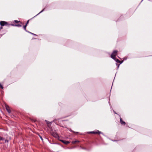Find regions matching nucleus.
Listing matches in <instances>:
<instances>
[{"instance_id": "nucleus-18", "label": "nucleus", "mask_w": 152, "mask_h": 152, "mask_svg": "<svg viewBox=\"0 0 152 152\" xmlns=\"http://www.w3.org/2000/svg\"><path fill=\"white\" fill-rule=\"evenodd\" d=\"M122 63V61H120V62H118V63H120V64H121Z\"/></svg>"}, {"instance_id": "nucleus-6", "label": "nucleus", "mask_w": 152, "mask_h": 152, "mask_svg": "<svg viewBox=\"0 0 152 152\" xmlns=\"http://www.w3.org/2000/svg\"><path fill=\"white\" fill-rule=\"evenodd\" d=\"M120 123L122 125H125L126 124L125 122L123 121L122 119L121 118H120Z\"/></svg>"}, {"instance_id": "nucleus-9", "label": "nucleus", "mask_w": 152, "mask_h": 152, "mask_svg": "<svg viewBox=\"0 0 152 152\" xmlns=\"http://www.w3.org/2000/svg\"><path fill=\"white\" fill-rule=\"evenodd\" d=\"M26 26H27L26 25L23 26V28L25 30H26Z\"/></svg>"}, {"instance_id": "nucleus-2", "label": "nucleus", "mask_w": 152, "mask_h": 152, "mask_svg": "<svg viewBox=\"0 0 152 152\" xmlns=\"http://www.w3.org/2000/svg\"><path fill=\"white\" fill-rule=\"evenodd\" d=\"M118 51L114 50L111 55V57L114 59L115 60V57L117 54Z\"/></svg>"}, {"instance_id": "nucleus-12", "label": "nucleus", "mask_w": 152, "mask_h": 152, "mask_svg": "<svg viewBox=\"0 0 152 152\" xmlns=\"http://www.w3.org/2000/svg\"><path fill=\"white\" fill-rule=\"evenodd\" d=\"M4 140V139L2 137L0 136V140Z\"/></svg>"}, {"instance_id": "nucleus-10", "label": "nucleus", "mask_w": 152, "mask_h": 152, "mask_svg": "<svg viewBox=\"0 0 152 152\" xmlns=\"http://www.w3.org/2000/svg\"><path fill=\"white\" fill-rule=\"evenodd\" d=\"M115 61H116V62H117L118 63V62H120V61L118 59H117L115 60Z\"/></svg>"}, {"instance_id": "nucleus-5", "label": "nucleus", "mask_w": 152, "mask_h": 152, "mask_svg": "<svg viewBox=\"0 0 152 152\" xmlns=\"http://www.w3.org/2000/svg\"><path fill=\"white\" fill-rule=\"evenodd\" d=\"M0 24L2 26H6L7 25V22L4 21H1L0 22Z\"/></svg>"}, {"instance_id": "nucleus-22", "label": "nucleus", "mask_w": 152, "mask_h": 152, "mask_svg": "<svg viewBox=\"0 0 152 152\" xmlns=\"http://www.w3.org/2000/svg\"><path fill=\"white\" fill-rule=\"evenodd\" d=\"M1 28V29H2V27H1V28Z\"/></svg>"}, {"instance_id": "nucleus-23", "label": "nucleus", "mask_w": 152, "mask_h": 152, "mask_svg": "<svg viewBox=\"0 0 152 152\" xmlns=\"http://www.w3.org/2000/svg\"><path fill=\"white\" fill-rule=\"evenodd\" d=\"M76 133H77L78 132H76Z\"/></svg>"}, {"instance_id": "nucleus-11", "label": "nucleus", "mask_w": 152, "mask_h": 152, "mask_svg": "<svg viewBox=\"0 0 152 152\" xmlns=\"http://www.w3.org/2000/svg\"><path fill=\"white\" fill-rule=\"evenodd\" d=\"M15 26H18V27L21 26V25H20L19 24H18L16 25H15Z\"/></svg>"}, {"instance_id": "nucleus-20", "label": "nucleus", "mask_w": 152, "mask_h": 152, "mask_svg": "<svg viewBox=\"0 0 152 152\" xmlns=\"http://www.w3.org/2000/svg\"><path fill=\"white\" fill-rule=\"evenodd\" d=\"M36 121V120H34V122H35V121Z\"/></svg>"}, {"instance_id": "nucleus-4", "label": "nucleus", "mask_w": 152, "mask_h": 152, "mask_svg": "<svg viewBox=\"0 0 152 152\" xmlns=\"http://www.w3.org/2000/svg\"><path fill=\"white\" fill-rule=\"evenodd\" d=\"M88 133L93 134H99L101 133V132L99 131V130H96V131L88 132Z\"/></svg>"}, {"instance_id": "nucleus-7", "label": "nucleus", "mask_w": 152, "mask_h": 152, "mask_svg": "<svg viewBox=\"0 0 152 152\" xmlns=\"http://www.w3.org/2000/svg\"><path fill=\"white\" fill-rule=\"evenodd\" d=\"M61 142L66 145H67L69 143V142L68 141H66L64 140H61Z\"/></svg>"}, {"instance_id": "nucleus-16", "label": "nucleus", "mask_w": 152, "mask_h": 152, "mask_svg": "<svg viewBox=\"0 0 152 152\" xmlns=\"http://www.w3.org/2000/svg\"><path fill=\"white\" fill-rule=\"evenodd\" d=\"M29 20H28V21H27V23H26V25H27V24L28 23V22H29Z\"/></svg>"}, {"instance_id": "nucleus-8", "label": "nucleus", "mask_w": 152, "mask_h": 152, "mask_svg": "<svg viewBox=\"0 0 152 152\" xmlns=\"http://www.w3.org/2000/svg\"><path fill=\"white\" fill-rule=\"evenodd\" d=\"M79 142V141L78 140H75L74 141H72V143L73 144H75L76 143H78Z\"/></svg>"}, {"instance_id": "nucleus-13", "label": "nucleus", "mask_w": 152, "mask_h": 152, "mask_svg": "<svg viewBox=\"0 0 152 152\" xmlns=\"http://www.w3.org/2000/svg\"><path fill=\"white\" fill-rule=\"evenodd\" d=\"M0 87L2 89L3 88V87L1 85V84L0 83Z\"/></svg>"}, {"instance_id": "nucleus-3", "label": "nucleus", "mask_w": 152, "mask_h": 152, "mask_svg": "<svg viewBox=\"0 0 152 152\" xmlns=\"http://www.w3.org/2000/svg\"><path fill=\"white\" fill-rule=\"evenodd\" d=\"M5 107L6 109V110L9 113H11V111L13 110L8 105H5Z\"/></svg>"}, {"instance_id": "nucleus-21", "label": "nucleus", "mask_w": 152, "mask_h": 152, "mask_svg": "<svg viewBox=\"0 0 152 152\" xmlns=\"http://www.w3.org/2000/svg\"><path fill=\"white\" fill-rule=\"evenodd\" d=\"M83 148L84 149H86V148Z\"/></svg>"}, {"instance_id": "nucleus-19", "label": "nucleus", "mask_w": 152, "mask_h": 152, "mask_svg": "<svg viewBox=\"0 0 152 152\" xmlns=\"http://www.w3.org/2000/svg\"><path fill=\"white\" fill-rule=\"evenodd\" d=\"M43 10H44V9H43V10H42V11L40 12H42L43 11Z\"/></svg>"}, {"instance_id": "nucleus-17", "label": "nucleus", "mask_w": 152, "mask_h": 152, "mask_svg": "<svg viewBox=\"0 0 152 152\" xmlns=\"http://www.w3.org/2000/svg\"><path fill=\"white\" fill-rule=\"evenodd\" d=\"M39 137L41 139V140H42L43 139L42 138V137L41 136H39Z\"/></svg>"}, {"instance_id": "nucleus-15", "label": "nucleus", "mask_w": 152, "mask_h": 152, "mask_svg": "<svg viewBox=\"0 0 152 152\" xmlns=\"http://www.w3.org/2000/svg\"><path fill=\"white\" fill-rule=\"evenodd\" d=\"M8 142V140H5V142Z\"/></svg>"}, {"instance_id": "nucleus-14", "label": "nucleus", "mask_w": 152, "mask_h": 152, "mask_svg": "<svg viewBox=\"0 0 152 152\" xmlns=\"http://www.w3.org/2000/svg\"><path fill=\"white\" fill-rule=\"evenodd\" d=\"M15 22L16 23H18V22H19V21L17 20H15Z\"/></svg>"}, {"instance_id": "nucleus-1", "label": "nucleus", "mask_w": 152, "mask_h": 152, "mask_svg": "<svg viewBox=\"0 0 152 152\" xmlns=\"http://www.w3.org/2000/svg\"><path fill=\"white\" fill-rule=\"evenodd\" d=\"M50 132V134L54 137L56 138H58L59 137L58 134L55 131H53L52 130H51Z\"/></svg>"}]
</instances>
